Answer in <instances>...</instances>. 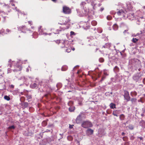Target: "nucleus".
<instances>
[{
    "label": "nucleus",
    "mask_w": 145,
    "mask_h": 145,
    "mask_svg": "<svg viewBox=\"0 0 145 145\" xmlns=\"http://www.w3.org/2000/svg\"><path fill=\"white\" fill-rule=\"evenodd\" d=\"M81 126L84 128H87L92 127L93 125L91 122L89 121H84L82 123Z\"/></svg>",
    "instance_id": "f257e3e1"
},
{
    "label": "nucleus",
    "mask_w": 145,
    "mask_h": 145,
    "mask_svg": "<svg viewBox=\"0 0 145 145\" xmlns=\"http://www.w3.org/2000/svg\"><path fill=\"white\" fill-rule=\"evenodd\" d=\"M126 17L127 18L130 20H133L135 19L134 13L131 11L126 12Z\"/></svg>",
    "instance_id": "f03ea898"
},
{
    "label": "nucleus",
    "mask_w": 145,
    "mask_h": 145,
    "mask_svg": "<svg viewBox=\"0 0 145 145\" xmlns=\"http://www.w3.org/2000/svg\"><path fill=\"white\" fill-rule=\"evenodd\" d=\"M82 117L85 118V116L83 113H81L80 114L77 116L76 119V121L77 123H80L82 120Z\"/></svg>",
    "instance_id": "7ed1b4c3"
},
{
    "label": "nucleus",
    "mask_w": 145,
    "mask_h": 145,
    "mask_svg": "<svg viewBox=\"0 0 145 145\" xmlns=\"http://www.w3.org/2000/svg\"><path fill=\"white\" fill-rule=\"evenodd\" d=\"M67 18L65 17H61L59 18V20L60 22V23H59L61 25L65 24L67 23L68 22Z\"/></svg>",
    "instance_id": "20e7f679"
},
{
    "label": "nucleus",
    "mask_w": 145,
    "mask_h": 145,
    "mask_svg": "<svg viewBox=\"0 0 145 145\" xmlns=\"http://www.w3.org/2000/svg\"><path fill=\"white\" fill-rule=\"evenodd\" d=\"M63 13L66 14H69L71 13V9L66 6H63Z\"/></svg>",
    "instance_id": "39448f33"
},
{
    "label": "nucleus",
    "mask_w": 145,
    "mask_h": 145,
    "mask_svg": "<svg viewBox=\"0 0 145 145\" xmlns=\"http://www.w3.org/2000/svg\"><path fill=\"white\" fill-rule=\"evenodd\" d=\"M124 94L123 95L125 99L127 101H128L130 100V97L129 96V92L126 90L124 91Z\"/></svg>",
    "instance_id": "423d86ee"
},
{
    "label": "nucleus",
    "mask_w": 145,
    "mask_h": 145,
    "mask_svg": "<svg viewBox=\"0 0 145 145\" xmlns=\"http://www.w3.org/2000/svg\"><path fill=\"white\" fill-rule=\"evenodd\" d=\"M117 14L119 15H122L124 17L126 18V15L125 12L122 10H120L119 11L117 12Z\"/></svg>",
    "instance_id": "0eeeda50"
},
{
    "label": "nucleus",
    "mask_w": 145,
    "mask_h": 145,
    "mask_svg": "<svg viewBox=\"0 0 145 145\" xmlns=\"http://www.w3.org/2000/svg\"><path fill=\"white\" fill-rule=\"evenodd\" d=\"M140 77L141 76H139V74L137 73L134 75L133 78L135 80L137 81Z\"/></svg>",
    "instance_id": "6e6552de"
},
{
    "label": "nucleus",
    "mask_w": 145,
    "mask_h": 145,
    "mask_svg": "<svg viewBox=\"0 0 145 145\" xmlns=\"http://www.w3.org/2000/svg\"><path fill=\"white\" fill-rule=\"evenodd\" d=\"M93 133V130L91 129H88L86 131V133L88 135H92Z\"/></svg>",
    "instance_id": "1a4fd4ad"
},
{
    "label": "nucleus",
    "mask_w": 145,
    "mask_h": 145,
    "mask_svg": "<svg viewBox=\"0 0 145 145\" xmlns=\"http://www.w3.org/2000/svg\"><path fill=\"white\" fill-rule=\"evenodd\" d=\"M17 65L15 66V67H16V68L14 71H20L22 69V67L20 66H18V67H17Z\"/></svg>",
    "instance_id": "9d476101"
},
{
    "label": "nucleus",
    "mask_w": 145,
    "mask_h": 145,
    "mask_svg": "<svg viewBox=\"0 0 145 145\" xmlns=\"http://www.w3.org/2000/svg\"><path fill=\"white\" fill-rule=\"evenodd\" d=\"M111 43H107L106 44L105 46H103V47H104L105 48H109L111 47Z\"/></svg>",
    "instance_id": "9b49d317"
},
{
    "label": "nucleus",
    "mask_w": 145,
    "mask_h": 145,
    "mask_svg": "<svg viewBox=\"0 0 145 145\" xmlns=\"http://www.w3.org/2000/svg\"><path fill=\"white\" fill-rule=\"evenodd\" d=\"M64 47H65L67 48L68 47H69V44L68 43V41H66L64 42Z\"/></svg>",
    "instance_id": "f8f14e48"
},
{
    "label": "nucleus",
    "mask_w": 145,
    "mask_h": 145,
    "mask_svg": "<svg viewBox=\"0 0 145 145\" xmlns=\"http://www.w3.org/2000/svg\"><path fill=\"white\" fill-rule=\"evenodd\" d=\"M110 107L112 109L116 108V105L112 103L110 104Z\"/></svg>",
    "instance_id": "ddd939ff"
},
{
    "label": "nucleus",
    "mask_w": 145,
    "mask_h": 145,
    "mask_svg": "<svg viewBox=\"0 0 145 145\" xmlns=\"http://www.w3.org/2000/svg\"><path fill=\"white\" fill-rule=\"evenodd\" d=\"M125 118V115L123 114H122L120 115V119L121 120H123Z\"/></svg>",
    "instance_id": "4468645a"
},
{
    "label": "nucleus",
    "mask_w": 145,
    "mask_h": 145,
    "mask_svg": "<svg viewBox=\"0 0 145 145\" xmlns=\"http://www.w3.org/2000/svg\"><path fill=\"white\" fill-rule=\"evenodd\" d=\"M62 84L61 83H58L56 85V87L57 88V89H59L61 87Z\"/></svg>",
    "instance_id": "2eb2a0df"
},
{
    "label": "nucleus",
    "mask_w": 145,
    "mask_h": 145,
    "mask_svg": "<svg viewBox=\"0 0 145 145\" xmlns=\"http://www.w3.org/2000/svg\"><path fill=\"white\" fill-rule=\"evenodd\" d=\"M75 110V107L73 106L69 108V110L70 112L73 111Z\"/></svg>",
    "instance_id": "dca6fc26"
},
{
    "label": "nucleus",
    "mask_w": 145,
    "mask_h": 145,
    "mask_svg": "<svg viewBox=\"0 0 145 145\" xmlns=\"http://www.w3.org/2000/svg\"><path fill=\"white\" fill-rule=\"evenodd\" d=\"M119 68L117 66H115L114 69V70L115 72H118L119 71Z\"/></svg>",
    "instance_id": "f3484780"
},
{
    "label": "nucleus",
    "mask_w": 145,
    "mask_h": 145,
    "mask_svg": "<svg viewBox=\"0 0 145 145\" xmlns=\"http://www.w3.org/2000/svg\"><path fill=\"white\" fill-rule=\"evenodd\" d=\"M138 39L133 38L132 40V42L133 43H136L138 41Z\"/></svg>",
    "instance_id": "a211bd4d"
},
{
    "label": "nucleus",
    "mask_w": 145,
    "mask_h": 145,
    "mask_svg": "<svg viewBox=\"0 0 145 145\" xmlns=\"http://www.w3.org/2000/svg\"><path fill=\"white\" fill-rule=\"evenodd\" d=\"M15 127L14 125H11V126H9L8 127V129L11 130V129H15Z\"/></svg>",
    "instance_id": "6ab92c4d"
},
{
    "label": "nucleus",
    "mask_w": 145,
    "mask_h": 145,
    "mask_svg": "<svg viewBox=\"0 0 145 145\" xmlns=\"http://www.w3.org/2000/svg\"><path fill=\"white\" fill-rule=\"evenodd\" d=\"M4 98L5 99L8 101H9L10 99V97L9 96L7 95L5 96Z\"/></svg>",
    "instance_id": "aec40b11"
},
{
    "label": "nucleus",
    "mask_w": 145,
    "mask_h": 145,
    "mask_svg": "<svg viewBox=\"0 0 145 145\" xmlns=\"http://www.w3.org/2000/svg\"><path fill=\"white\" fill-rule=\"evenodd\" d=\"M23 105L24 108H26L28 106V103L27 102L24 103Z\"/></svg>",
    "instance_id": "412c9836"
},
{
    "label": "nucleus",
    "mask_w": 145,
    "mask_h": 145,
    "mask_svg": "<svg viewBox=\"0 0 145 145\" xmlns=\"http://www.w3.org/2000/svg\"><path fill=\"white\" fill-rule=\"evenodd\" d=\"M113 27L114 29L116 30L118 28V26L116 24H115L113 25Z\"/></svg>",
    "instance_id": "4be33fe9"
},
{
    "label": "nucleus",
    "mask_w": 145,
    "mask_h": 145,
    "mask_svg": "<svg viewBox=\"0 0 145 145\" xmlns=\"http://www.w3.org/2000/svg\"><path fill=\"white\" fill-rule=\"evenodd\" d=\"M91 24L93 26L96 25L97 24V22L95 21H93L91 22Z\"/></svg>",
    "instance_id": "5701e85b"
},
{
    "label": "nucleus",
    "mask_w": 145,
    "mask_h": 145,
    "mask_svg": "<svg viewBox=\"0 0 145 145\" xmlns=\"http://www.w3.org/2000/svg\"><path fill=\"white\" fill-rule=\"evenodd\" d=\"M106 18L108 20H110L112 19V17L110 15H108L107 16Z\"/></svg>",
    "instance_id": "b1692460"
},
{
    "label": "nucleus",
    "mask_w": 145,
    "mask_h": 145,
    "mask_svg": "<svg viewBox=\"0 0 145 145\" xmlns=\"http://www.w3.org/2000/svg\"><path fill=\"white\" fill-rule=\"evenodd\" d=\"M131 101L132 103H133L136 102L137 101V99L135 98H132L131 99Z\"/></svg>",
    "instance_id": "393cba45"
},
{
    "label": "nucleus",
    "mask_w": 145,
    "mask_h": 145,
    "mask_svg": "<svg viewBox=\"0 0 145 145\" xmlns=\"http://www.w3.org/2000/svg\"><path fill=\"white\" fill-rule=\"evenodd\" d=\"M99 61L100 62L103 63L104 61V59L103 58H100L99 59Z\"/></svg>",
    "instance_id": "a878e982"
},
{
    "label": "nucleus",
    "mask_w": 145,
    "mask_h": 145,
    "mask_svg": "<svg viewBox=\"0 0 145 145\" xmlns=\"http://www.w3.org/2000/svg\"><path fill=\"white\" fill-rule=\"evenodd\" d=\"M128 127L129 129L131 130H132L133 129V126L132 125H129Z\"/></svg>",
    "instance_id": "bb28decb"
},
{
    "label": "nucleus",
    "mask_w": 145,
    "mask_h": 145,
    "mask_svg": "<svg viewBox=\"0 0 145 145\" xmlns=\"http://www.w3.org/2000/svg\"><path fill=\"white\" fill-rule=\"evenodd\" d=\"M37 86V84L35 83H34L32 85V88H35Z\"/></svg>",
    "instance_id": "cd10ccee"
},
{
    "label": "nucleus",
    "mask_w": 145,
    "mask_h": 145,
    "mask_svg": "<svg viewBox=\"0 0 145 145\" xmlns=\"http://www.w3.org/2000/svg\"><path fill=\"white\" fill-rule=\"evenodd\" d=\"M42 124L44 126H45L47 125V123L46 121H43L42 123Z\"/></svg>",
    "instance_id": "c85d7f7f"
},
{
    "label": "nucleus",
    "mask_w": 145,
    "mask_h": 145,
    "mask_svg": "<svg viewBox=\"0 0 145 145\" xmlns=\"http://www.w3.org/2000/svg\"><path fill=\"white\" fill-rule=\"evenodd\" d=\"M27 28H26V27L25 26H23L21 27V30H22V31H23V29H26Z\"/></svg>",
    "instance_id": "c756f323"
},
{
    "label": "nucleus",
    "mask_w": 145,
    "mask_h": 145,
    "mask_svg": "<svg viewBox=\"0 0 145 145\" xmlns=\"http://www.w3.org/2000/svg\"><path fill=\"white\" fill-rule=\"evenodd\" d=\"M123 139L124 141H127V137H124L123 138Z\"/></svg>",
    "instance_id": "7c9ffc66"
},
{
    "label": "nucleus",
    "mask_w": 145,
    "mask_h": 145,
    "mask_svg": "<svg viewBox=\"0 0 145 145\" xmlns=\"http://www.w3.org/2000/svg\"><path fill=\"white\" fill-rule=\"evenodd\" d=\"M112 114L114 116H115L117 117L118 116V115L116 113V111H113L112 112Z\"/></svg>",
    "instance_id": "2f4dec72"
},
{
    "label": "nucleus",
    "mask_w": 145,
    "mask_h": 145,
    "mask_svg": "<svg viewBox=\"0 0 145 145\" xmlns=\"http://www.w3.org/2000/svg\"><path fill=\"white\" fill-rule=\"evenodd\" d=\"M71 49L70 48H67L66 49V52L68 53L71 52Z\"/></svg>",
    "instance_id": "473e14b6"
},
{
    "label": "nucleus",
    "mask_w": 145,
    "mask_h": 145,
    "mask_svg": "<svg viewBox=\"0 0 145 145\" xmlns=\"http://www.w3.org/2000/svg\"><path fill=\"white\" fill-rule=\"evenodd\" d=\"M106 78L105 76H103L102 77L100 81L101 82H102L103 81L105 78Z\"/></svg>",
    "instance_id": "72a5a7b5"
},
{
    "label": "nucleus",
    "mask_w": 145,
    "mask_h": 145,
    "mask_svg": "<svg viewBox=\"0 0 145 145\" xmlns=\"http://www.w3.org/2000/svg\"><path fill=\"white\" fill-rule=\"evenodd\" d=\"M70 33L71 35H74V32L72 31Z\"/></svg>",
    "instance_id": "f704fd0d"
},
{
    "label": "nucleus",
    "mask_w": 145,
    "mask_h": 145,
    "mask_svg": "<svg viewBox=\"0 0 145 145\" xmlns=\"http://www.w3.org/2000/svg\"><path fill=\"white\" fill-rule=\"evenodd\" d=\"M104 9V8H101L100 9V11H103Z\"/></svg>",
    "instance_id": "c9c22d12"
},
{
    "label": "nucleus",
    "mask_w": 145,
    "mask_h": 145,
    "mask_svg": "<svg viewBox=\"0 0 145 145\" xmlns=\"http://www.w3.org/2000/svg\"><path fill=\"white\" fill-rule=\"evenodd\" d=\"M138 138H139L141 140H143V137H138Z\"/></svg>",
    "instance_id": "e433bc0d"
},
{
    "label": "nucleus",
    "mask_w": 145,
    "mask_h": 145,
    "mask_svg": "<svg viewBox=\"0 0 145 145\" xmlns=\"http://www.w3.org/2000/svg\"><path fill=\"white\" fill-rule=\"evenodd\" d=\"M29 24L30 25L32 24V22L31 21H29L28 22Z\"/></svg>",
    "instance_id": "4c0bfd02"
},
{
    "label": "nucleus",
    "mask_w": 145,
    "mask_h": 145,
    "mask_svg": "<svg viewBox=\"0 0 145 145\" xmlns=\"http://www.w3.org/2000/svg\"><path fill=\"white\" fill-rule=\"evenodd\" d=\"M14 86L13 85H10V87L11 88H14Z\"/></svg>",
    "instance_id": "58836bf2"
},
{
    "label": "nucleus",
    "mask_w": 145,
    "mask_h": 145,
    "mask_svg": "<svg viewBox=\"0 0 145 145\" xmlns=\"http://www.w3.org/2000/svg\"><path fill=\"white\" fill-rule=\"evenodd\" d=\"M69 138H71V139L70 140H72V138L71 137V136H70V137H69Z\"/></svg>",
    "instance_id": "ea45409f"
},
{
    "label": "nucleus",
    "mask_w": 145,
    "mask_h": 145,
    "mask_svg": "<svg viewBox=\"0 0 145 145\" xmlns=\"http://www.w3.org/2000/svg\"><path fill=\"white\" fill-rule=\"evenodd\" d=\"M104 74L105 75H108V74H107V73L106 72H104Z\"/></svg>",
    "instance_id": "a19ab883"
},
{
    "label": "nucleus",
    "mask_w": 145,
    "mask_h": 145,
    "mask_svg": "<svg viewBox=\"0 0 145 145\" xmlns=\"http://www.w3.org/2000/svg\"><path fill=\"white\" fill-rule=\"evenodd\" d=\"M125 133H123V132L122 133V135H123V136H124V135H125Z\"/></svg>",
    "instance_id": "79ce46f5"
},
{
    "label": "nucleus",
    "mask_w": 145,
    "mask_h": 145,
    "mask_svg": "<svg viewBox=\"0 0 145 145\" xmlns=\"http://www.w3.org/2000/svg\"><path fill=\"white\" fill-rule=\"evenodd\" d=\"M28 98L29 99H30L31 98V96H28Z\"/></svg>",
    "instance_id": "37998d69"
},
{
    "label": "nucleus",
    "mask_w": 145,
    "mask_h": 145,
    "mask_svg": "<svg viewBox=\"0 0 145 145\" xmlns=\"http://www.w3.org/2000/svg\"><path fill=\"white\" fill-rule=\"evenodd\" d=\"M6 31L7 32H9L10 31V30L8 29H6Z\"/></svg>",
    "instance_id": "c03bdc74"
},
{
    "label": "nucleus",
    "mask_w": 145,
    "mask_h": 145,
    "mask_svg": "<svg viewBox=\"0 0 145 145\" xmlns=\"http://www.w3.org/2000/svg\"><path fill=\"white\" fill-rule=\"evenodd\" d=\"M138 101V102H142V103H143V102L142 101L140 100V101H139V100Z\"/></svg>",
    "instance_id": "a18cd8bd"
},
{
    "label": "nucleus",
    "mask_w": 145,
    "mask_h": 145,
    "mask_svg": "<svg viewBox=\"0 0 145 145\" xmlns=\"http://www.w3.org/2000/svg\"><path fill=\"white\" fill-rule=\"evenodd\" d=\"M63 68H64V67H63L62 68V70H63V71H65V70H64L63 69Z\"/></svg>",
    "instance_id": "49530a36"
},
{
    "label": "nucleus",
    "mask_w": 145,
    "mask_h": 145,
    "mask_svg": "<svg viewBox=\"0 0 145 145\" xmlns=\"http://www.w3.org/2000/svg\"><path fill=\"white\" fill-rule=\"evenodd\" d=\"M12 6H15L14 4H12Z\"/></svg>",
    "instance_id": "de8ad7c7"
},
{
    "label": "nucleus",
    "mask_w": 145,
    "mask_h": 145,
    "mask_svg": "<svg viewBox=\"0 0 145 145\" xmlns=\"http://www.w3.org/2000/svg\"><path fill=\"white\" fill-rule=\"evenodd\" d=\"M48 96V94H46L45 95V96L46 97H47Z\"/></svg>",
    "instance_id": "09e8293b"
},
{
    "label": "nucleus",
    "mask_w": 145,
    "mask_h": 145,
    "mask_svg": "<svg viewBox=\"0 0 145 145\" xmlns=\"http://www.w3.org/2000/svg\"><path fill=\"white\" fill-rule=\"evenodd\" d=\"M10 69H8V71H10Z\"/></svg>",
    "instance_id": "8fccbe9b"
},
{
    "label": "nucleus",
    "mask_w": 145,
    "mask_h": 145,
    "mask_svg": "<svg viewBox=\"0 0 145 145\" xmlns=\"http://www.w3.org/2000/svg\"><path fill=\"white\" fill-rule=\"evenodd\" d=\"M145 81V78L143 80V81Z\"/></svg>",
    "instance_id": "3c124183"
},
{
    "label": "nucleus",
    "mask_w": 145,
    "mask_h": 145,
    "mask_svg": "<svg viewBox=\"0 0 145 145\" xmlns=\"http://www.w3.org/2000/svg\"><path fill=\"white\" fill-rule=\"evenodd\" d=\"M141 18H143V17H142Z\"/></svg>",
    "instance_id": "603ef678"
},
{
    "label": "nucleus",
    "mask_w": 145,
    "mask_h": 145,
    "mask_svg": "<svg viewBox=\"0 0 145 145\" xmlns=\"http://www.w3.org/2000/svg\"><path fill=\"white\" fill-rule=\"evenodd\" d=\"M72 128V127H71H71H70V128Z\"/></svg>",
    "instance_id": "864d4df0"
},
{
    "label": "nucleus",
    "mask_w": 145,
    "mask_h": 145,
    "mask_svg": "<svg viewBox=\"0 0 145 145\" xmlns=\"http://www.w3.org/2000/svg\"><path fill=\"white\" fill-rule=\"evenodd\" d=\"M72 128V127H71H71H70V128Z\"/></svg>",
    "instance_id": "5fc2aeb1"
},
{
    "label": "nucleus",
    "mask_w": 145,
    "mask_h": 145,
    "mask_svg": "<svg viewBox=\"0 0 145 145\" xmlns=\"http://www.w3.org/2000/svg\"><path fill=\"white\" fill-rule=\"evenodd\" d=\"M144 97H145V94H144Z\"/></svg>",
    "instance_id": "6e6d98bb"
},
{
    "label": "nucleus",
    "mask_w": 145,
    "mask_h": 145,
    "mask_svg": "<svg viewBox=\"0 0 145 145\" xmlns=\"http://www.w3.org/2000/svg\"><path fill=\"white\" fill-rule=\"evenodd\" d=\"M74 49H75L74 48V49H73V50H74Z\"/></svg>",
    "instance_id": "4d7b16f0"
},
{
    "label": "nucleus",
    "mask_w": 145,
    "mask_h": 145,
    "mask_svg": "<svg viewBox=\"0 0 145 145\" xmlns=\"http://www.w3.org/2000/svg\"><path fill=\"white\" fill-rule=\"evenodd\" d=\"M10 67H11V65H10Z\"/></svg>",
    "instance_id": "13d9d810"
}]
</instances>
